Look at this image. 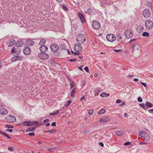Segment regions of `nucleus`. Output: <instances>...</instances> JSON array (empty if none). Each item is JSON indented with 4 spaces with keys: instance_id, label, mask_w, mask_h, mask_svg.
<instances>
[{
    "instance_id": "c85d7f7f",
    "label": "nucleus",
    "mask_w": 153,
    "mask_h": 153,
    "mask_svg": "<svg viewBox=\"0 0 153 153\" xmlns=\"http://www.w3.org/2000/svg\"><path fill=\"white\" fill-rule=\"evenodd\" d=\"M85 12L88 14H91L93 13V10L91 8H88L85 11Z\"/></svg>"
},
{
    "instance_id": "4c0bfd02",
    "label": "nucleus",
    "mask_w": 153,
    "mask_h": 153,
    "mask_svg": "<svg viewBox=\"0 0 153 153\" xmlns=\"http://www.w3.org/2000/svg\"><path fill=\"white\" fill-rule=\"evenodd\" d=\"M74 83L73 82H70V85L71 86V88H72L74 87Z\"/></svg>"
},
{
    "instance_id": "2f4dec72",
    "label": "nucleus",
    "mask_w": 153,
    "mask_h": 153,
    "mask_svg": "<svg viewBox=\"0 0 153 153\" xmlns=\"http://www.w3.org/2000/svg\"><path fill=\"white\" fill-rule=\"evenodd\" d=\"M110 94H109L106 93L105 92H103L101 93L100 96L102 97H107L108 96H109Z\"/></svg>"
},
{
    "instance_id": "2eb2a0df",
    "label": "nucleus",
    "mask_w": 153,
    "mask_h": 153,
    "mask_svg": "<svg viewBox=\"0 0 153 153\" xmlns=\"http://www.w3.org/2000/svg\"><path fill=\"white\" fill-rule=\"evenodd\" d=\"M16 41L13 39L9 40L6 43L7 45L9 47H11L15 43Z\"/></svg>"
},
{
    "instance_id": "9b49d317",
    "label": "nucleus",
    "mask_w": 153,
    "mask_h": 153,
    "mask_svg": "<svg viewBox=\"0 0 153 153\" xmlns=\"http://www.w3.org/2000/svg\"><path fill=\"white\" fill-rule=\"evenodd\" d=\"M151 14L149 10L148 9H145L143 13V15L144 17L147 18L150 16Z\"/></svg>"
},
{
    "instance_id": "473e14b6",
    "label": "nucleus",
    "mask_w": 153,
    "mask_h": 153,
    "mask_svg": "<svg viewBox=\"0 0 153 153\" xmlns=\"http://www.w3.org/2000/svg\"><path fill=\"white\" fill-rule=\"evenodd\" d=\"M56 131L55 129H53V130H50L48 131H47L45 132L46 133H56Z\"/></svg>"
},
{
    "instance_id": "f257e3e1",
    "label": "nucleus",
    "mask_w": 153,
    "mask_h": 153,
    "mask_svg": "<svg viewBox=\"0 0 153 153\" xmlns=\"http://www.w3.org/2000/svg\"><path fill=\"white\" fill-rule=\"evenodd\" d=\"M85 40V36L83 34H79L76 37V41L79 44H84Z\"/></svg>"
},
{
    "instance_id": "a211bd4d",
    "label": "nucleus",
    "mask_w": 153,
    "mask_h": 153,
    "mask_svg": "<svg viewBox=\"0 0 153 153\" xmlns=\"http://www.w3.org/2000/svg\"><path fill=\"white\" fill-rule=\"evenodd\" d=\"M39 50L41 52H45L48 50V47L45 45H42L39 48Z\"/></svg>"
},
{
    "instance_id": "f3484780",
    "label": "nucleus",
    "mask_w": 153,
    "mask_h": 153,
    "mask_svg": "<svg viewBox=\"0 0 153 153\" xmlns=\"http://www.w3.org/2000/svg\"><path fill=\"white\" fill-rule=\"evenodd\" d=\"M15 56L12 58L11 60L13 62L16 61L17 60H20L22 59V58L20 56L18 55H14Z\"/></svg>"
},
{
    "instance_id": "a19ab883",
    "label": "nucleus",
    "mask_w": 153,
    "mask_h": 153,
    "mask_svg": "<svg viewBox=\"0 0 153 153\" xmlns=\"http://www.w3.org/2000/svg\"><path fill=\"white\" fill-rule=\"evenodd\" d=\"M122 38V37L121 36L120 34H119V35H118L117 39L118 40L121 39Z\"/></svg>"
},
{
    "instance_id": "393cba45",
    "label": "nucleus",
    "mask_w": 153,
    "mask_h": 153,
    "mask_svg": "<svg viewBox=\"0 0 153 153\" xmlns=\"http://www.w3.org/2000/svg\"><path fill=\"white\" fill-rule=\"evenodd\" d=\"M36 128V126H34L33 127H29L27 129V131L30 132L31 131H34Z\"/></svg>"
},
{
    "instance_id": "412c9836",
    "label": "nucleus",
    "mask_w": 153,
    "mask_h": 153,
    "mask_svg": "<svg viewBox=\"0 0 153 153\" xmlns=\"http://www.w3.org/2000/svg\"><path fill=\"white\" fill-rule=\"evenodd\" d=\"M23 44L24 42L22 41H18L16 43V47L17 48L19 47L22 45Z\"/></svg>"
},
{
    "instance_id": "f704fd0d",
    "label": "nucleus",
    "mask_w": 153,
    "mask_h": 153,
    "mask_svg": "<svg viewBox=\"0 0 153 153\" xmlns=\"http://www.w3.org/2000/svg\"><path fill=\"white\" fill-rule=\"evenodd\" d=\"M105 112V110L103 108H102L100 109L98 112V114H101L104 113Z\"/></svg>"
},
{
    "instance_id": "79ce46f5",
    "label": "nucleus",
    "mask_w": 153,
    "mask_h": 153,
    "mask_svg": "<svg viewBox=\"0 0 153 153\" xmlns=\"http://www.w3.org/2000/svg\"><path fill=\"white\" fill-rule=\"evenodd\" d=\"M5 127H7L8 128H13V126L7 124L5 126Z\"/></svg>"
},
{
    "instance_id": "f8f14e48",
    "label": "nucleus",
    "mask_w": 153,
    "mask_h": 153,
    "mask_svg": "<svg viewBox=\"0 0 153 153\" xmlns=\"http://www.w3.org/2000/svg\"><path fill=\"white\" fill-rule=\"evenodd\" d=\"M50 48L52 51L55 52L58 50L59 47L56 44H53L51 45Z\"/></svg>"
},
{
    "instance_id": "49530a36",
    "label": "nucleus",
    "mask_w": 153,
    "mask_h": 153,
    "mask_svg": "<svg viewBox=\"0 0 153 153\" xmlns=\"http://www.w3.org/2000/svg\"><path fill=\"white\" fill-rule=\"evenodd\" d=\"M76 60V58H73L71 59H69V61L71 62H74Z\"/></svg>"
},
{
    "instance_id": "a18cd8bd",
    "label": "nucleus",
    "mask_w": 153,
    "mask_h": 153,
    "mask_svg": "<svg viewBox=\"0 0 153 153\" xmlns=\"http://www.w3.org/2000/svg\"><path fill=\"white\" fill-rule=\"evenodd\" d=\"M2 134L7 137L9 139H11L10 137L8 136V135H7V134L4 133H2Z\"/></svg>"
},
{
    "instance_id": "b1692460",
    "label": "nucleus",
    "mask_w": 153,
    "mask_h": 153,
    "mask_svg": "<svg viewBox=\"0 0 153 153\" xmlns=\"http://www.w3.org/2000/svg\"><path fill=\"white\" fill-rule=\"evenodd\" d=\"M140 48V46L137 45H134L132 47V50L131 52H134V51L138 50Z\"/></svg>"
},
{
    "instance_id": "5701e85b",
    "label": "nucleus",
    "mask_w": 153,
    "mask_h": 153,
    "mask_svg": "<svg viewBox=\"0 0 153 153\" xmlns=\"http://www.w3.org/2000/svg\"><path fill=\"white\" fill-rule=\"evenodd\" d=\"M26 43L28 46H32L34 44V42L33 41L29 40H27L26 42Z\"/></svg>"
},
{
    "instance_id": "dca6fc26",
    "label": "nucleus",
    "mask_w": 153,
    "mask_h": 153,
    "mask_svg": "<svg viewBox=\"0 0 153 153\" xmlns=\"http://www.w3.org/2000/svg\"><path fill=\"white\" fill-rule=\"evenodd\" d=\"M78 16L82 23H83L85 22V18L82 13L79 12L78 14Z\"/></svg>"
},
{
    "instance_id": "cd10ccee",
    "label": "nucleus",
    "mask_w": 153,
    "mask_h": 153,
    "mask_svg": "<svg viewBox=\"0 0 153 153\" xmlns=\"http://www.w3.org/2000/svg\"><path fill=\"white\" fill-rule=\"evenodd\" d=\"M46 41L44 39H42L39 43V45L41 46L44 45Z\"/></svg>"
},
{
    "instance_id": "1a4fd4ad",
    "label": "nucleus",
    "mask_w": 153,
    "mask_h": 153,
    "mask_svg": "<svg viewBox=\"0 0 153 153\" xmlns=\"http://www.w3.org/2000/svg\"><path fill=\"white\" fill-rule=\"evenodd\" d=\"M7 121L10 122H14L16 121V117L12 115H9L7 116L6 117Z\"/></svg>"
},
{
    "instance_id": "20e7f679",
    "label": "nucleus",
    "mask_w": 153,
    "mask_h": 153,
    "mask_svg": "<svg viewBox=\"0 0 153 153\" xmlns=\"http://www.w3.org/2000/svg\"><path fill=\"white\" fill-rule=\"evenodd\" d=\"M107 39L110 42H113L115 40L116 37L115 36L112 34H108L106 36Z\"/></svg>"
},
{
    "instance_id": "69168bd1",
    "label": "nucleus",
    "mask_w": 153,
    "mask_h": 153,
    "mask_svg": "<svg viewBox=\"0 0 153 153\" xmlns=\"http://www.w3.org/2000/svg\"><path fill=\"white\" fill-rule=\"evenodd\" d=\"M114 51L115 52H119L120 51H121V50H120V49H119V50H115L114 49Z\"/></svg>"
},
{
    "instance_id": "9d476101",
    "label": "nucleus",
    "mask_w": 153,
    "mask_h": 153,
    "mask_svg": "<svg viewBox=\"0 0 153 153\" xmlns=\"http://www.w3.org/2000/svg\"><path fill=\"white\" fill-rule=\"evenodd\" d=\"M45 53V52H41L39 53L38 55L42 59H47L49 57V56L48 54Z\"/></svg>"
},
{
    "instance_id": "bf43d9fd",
    "label": "nucleus",
    "mask_w": 153,
    "mask_h": 153,
    "mask_svg": "<svg viewBox=\"0 0 153 153\" xmlns=\"http://www.w3.org/2000/svg\"><path fill=\"white\" fill-rule=\"evenodd\" d=\"M54 149V148H48V150H49L51 152H53V149Z\"/></svg>"
},
{
    "instance_id": "c9c22d12",
    "label": "nucleus",
    "mask_w": 153,
    "mask_h": 153,
    "mask_svg": "<svg viewBox=\"0 0 153 153\" xmlns=\"http://www.w3.org/2000/svg\"><path fill=\"white\" fill-rule=\"evenodd\" d=\"M76 90V89L75 88H73L72 90L71 93V97L74 96Z\"/></svg>"
},
{
    "instance_id": "09e8293b",
    "label": "nucleus",
    "mask_w": 153,
    "mask_h": 153,
    "mask_svg": "<svg viewBox=\"0 0 153 153\" xmlns=\"http://www.w3.org/2000/svg\"><path fill=\"white\" fill-rule=\"evenodd\" d=\"M141 83L142 85L144 86L145 87H147V85L146 83L141 82Z\"/></svg>"
},
{
    "instance_id": "680f3d73",
    "label": "nucleus",
    "mask_w": 153,
    "mask_h": 153,
    "mask_svg": "<svg viewBox=\"0 0 153 153\" xmlns=\"http://www.w3.org/2000/svg\"><path fill=\"white\" fill-rule=\"evenodd\" d=\"M79 69L81 71H83V67L82 66H79Z\"/></svg>"
},
{
    "instance_id": "4d7b16f0",
    "label": "nucleus",
    "mask_w": 153,
    "mask_h": 153,
    "mask_svg": "<svg viewBox=\"0 0 153 153\" xmlns=\"http://www.w3.org/2000/svg\"><path fill=\"white\" fill-rule=\"evenodd\" d=\"M51 125L52 126H56V122H53V123H51Z\"/></svg>"
},
{
    "instance_id": "4be33fe9",
    "label": "nucleus",
    "mask_w": 153,
    "mask_h": 153,
    "mask_svg": "<svg viewBox=\"0 0 153 153\" xmlns=\"http://www.w3.org/2000/svg\"><path fill=\"white\" fill-rule=\"evenodd\" d=\"M39 122L36 121H28V126H31L33 125L38 124Z\"/></svg>"
},
{
    "instance_id": "0eeeda50",
    "label": "nucleus",
    "mask_w": 153,
    "mask_h": 153,
    "mask_svg": "<svg viewBox=\"0 0 153 153\" xmlns=\"http://www.w3.org/2000/svg\"><path fill=\"white\" fill-rule=\"evenodd\" d=\"M21 51V50L17 48L13 47L11 51L12 54H14V55H19Z\"/></svg>"
},
{
    "instance_id": "72a5a7b5",
    "label": "nucleus",
    "mask_w": 153,
    "mask_h": 153,
    "mask_svg": "<svg viewBox=\"0 0 153 153\" xmlns=\"http://www.w3.org/2000/svg\"><path fill=\"white\" fill-rule=\"evenodd\" d=\"M142 36L143 37H149V34L148 32H144L142 33Z\"/></svg>"
},
{
    "instance_id": "bb28decb",
    "label": "nucleus",
    "mask_w": 153,
    "mask_h": 153,
    "mask_svg": "<svg viewBox=\"0 0 153 153\" xmlns=\"http://www.w3.org/2000/svg\"><path fill=\"white\" fill-rule=\"evenodd\" d=\"M115 133L118 136H123L124 135V132L122 131H117Z\"/></svg>"
},
{
    "instance_id": "603ef678",
    "label": "nucleus",
    "mask_w": 153,
    "mask_h": 153,
    "mask_svg": "<svg viewBox=\"0 0 153 153\" xmlns=\"http://www.w3.org/2000/svg\"><path fill=\"white\" fill-rule=\"evenodd\" d=\"M28 135L30 136H34L35 135V133L33 132L30 133H28Z\"/></svg>"
},
{
    "instance_id": "338daca9",
    "label": "nucleus",
    "mask_w": 153,
    "mask_h": 153,
    "mask_svg": "<svg viewBox=\"0 0 153 153\" xmlns=\"http://www.w3.org/2000/svg\"><path fill=\"white\" fill-rule=\"evenodd\" d=\"M61 109H60L59 110H57L56 111H55L56 114V115L57 114H59V111H61Z\"/></svg>"
},
{
    "instance_id": "39448f33",
    "label": "nucleus",
    "mask_w": 153,
    "mask_h": 153,
    "mask_svg": "<svg viewBox=\"0 0 153 153\" xmlns=\"http://www.w3.org/2000/svg\"><path fill=\"white\" fill-rule=\"evenodd\" d=\"M92 28L96 30H98L100 28V23L97 21L93 22L92 24Z\"/></svg>"
},
{
    "instance_id": "6ab92c4d",
    "label": "nucleus",
    "mask_w": 153,
    "mask_h": 153,
    "mask_svg": "<svg viewBox=\"0 0 153 153\" xmlns=\"http://www.w3.org/2000/svg\"><path fill=\"white\" fill-rule=\"evenodd\" d=\"M7 111L5 108L3 107H0V114L5 115L7 114Z\"/></svg>"
},
{
    "instance_id": "13d9d810",
    "label": "nucleus",
    "mask_w": 153,
    "mask_h": 153,
    "mask_svg": "<svg viewBox=\"0 0 153 153\" xmlns=\"http://www.w3.org/2000/svg\"><path fill=\"white\" fill-rule=\"evenodd\" d=\"M99 144L102 147H103L104 146V144L102 142H100L99 143Z\"/></svg>"
},
{
    "instance_id": "423d86ee",
    "label": "nucleus",
    "mask_w": 153,
    "mask_h": 153,
    "mask_svg": "<svg viewBox=\"0 0 153 153\" xmlns=\"http://www.w3.org/2000/svg\"><path fill=\"white\" fill-rule=\"evenodd\" d=\"M125 34L126 37L128 38L132 37L134 34L132 31L130 29H127L125 32Z\"/></svg>"
},
{
    "instance_id": "37998d69",
    "label": "nucleus",
    "mask_w": 153,
    "mask_h": 153,
    "mask_svg": "<svg viewBox=\"0 0 153 153\" xmlns=\"http://www.w3.org/2000/svg\"><path fill=\"white\" fill-rule=\"evenodd\" d=\"M8 150L10 151H13L14 149L13 147H12L9 146L8 148Z\"/></svg>"
},
{
    "instance_id": "58836bf2",
    "label": "nucleus",
    "mask_w": 153,
    "mask_h": 153,
    "mask_svg": "<svg viewBox=\"0 0 153 153\" xmlns=\"http://www.w3.org/2000/svg\"><path fill=\"white\" fill-rule=\"evenodd\" d=\"M62 8L65 11H67L68 10V8L64 5H62Z\"/></svg>"
},
{
    "instance_id": "ea45409f",
    "label": "nucleus",
    "mask_w": 153,
    "mask_h": 153,
    "mask_svg": "<svg viewBox=\"0 0 153 153\" xmlns=\"http://www.w3.org/2000/svg\"><path fill=\"white\" fill-rule=\"evenodd\" d=\"M143 27H138L137 28V31H139V30H142L143 31Z\"/></svg>"
},
{
    "instance_id": "f03ea898",
    "label": "nucleus",
    "mask_w": 153,
    "mask_h": 153,
    "mask_svg": "<svg viewBox=\"0 0 153 153\" xmlns=\"http://www.w3.org/2000/svg\"><path fill=\"white\" fill-rule=\"evenodd\" d=\"M139 135L143 139L146 140H149L150 137L148 134L143 130L140 131L139 132Z\"/></svg>"
},
{
    "instance_id": "5fc2aeb1",
    "label": "nucleus",
    "mask_w": 153,
    "mask_h": 153,
    "mask_svg": "<svg viewBox=\"0 0 153 153\" xmlns=\"http://www.w3.org/2000/svg\"><path fill=\"white\" fill-rule=\"evenodd\" d=\"M6 131L9 132H12L13 131V130L12 129H8L6 130Z\"/></svg>"
},
{
    "instance_id": "ddd939ff",
    "label": "nucleus",
    "mask_w": 153,
    "mask_h": 153,
    "mask_svg": "<svg viewBox=\"0 0 153 153\" xmlns=\"http://www.w3.org/2000/svg\"><path fill=\"white\" fill-rule=\"evenodd\" d=\"M23 52L25 55H29L31 52V49L28 47H26L23 50Z\"/></svg>"
},
{
    "instance_id": "3c124183",
    "label": "nucleus",
    "mask_w": 153,
    "mask_h": 153,
    "mask_svg": "<svg viewBox=\"0 0 153 153\" xmlns=\"http://www.w3.org/2000/svg\"><path fill=\"white\" fill-rule=\"evenodd\" d=\"M84 69L86 72H89V69L87 67H85L84 68Z\"/></svg>"
},
{
    "instance_id": "c756f323",
    "label": "nucleus",
    "mask_w": 153,
    "mask_h": 153,
    "mask_svg": "<svg viewBox=\"0 0 153 153\" xmlns=\"http://www.w3.org/2000/svg\"><path fill=\"white\" fill-rule=\"evenodd\" d=\"M139 105L142 107L144 109L147 110L148 109V108L147 107H146V105H145V104L142 103H140L139 104Z\"/></svg>"
},
{
    "instance_id": "e433bc0d",
    "label": "nucleus",
    "mask_w": 153,
    "mask_h": 153,
    "mask_svg": "<svg viewBox=\"0 0 153 153\" xmlns=\"http://www.w3.org/2000/svg\"><path fill=\"white\" fill-rule=\"evenodd\" d=\"M72 101L71 100H68L66 104H65V105L66 106H68L71 103Z\"/></svg>"
},
{
    "instance_id": "7ed1b4c3",
    "label": "nucleus",
    "mask_w": 153,
    "mask_h": 153,
    "mask_svg": "<svg viewBox=\"0 0 153 153\" xmlns=\"http://www.w3.org/2000/svg\"><path fill=\"white\" fill-rule=\"evenodd\" d=\"M80 44L78 43V44L75 45L74 47V49L75 51V55H79L80 53V51L82 50V46Z\"/></svg>"
},
{
    "instance_id": "a878e982",
    "label": "nucleus",
    "mask_w": 153,
    "mask_h": 153,
    "mask_svg": "<svg viewBox=\"0 0 153 153\" xmlns=\"http://www.w3.org/2000/svg\"><path fill=\"white\" fill-rule=\"evenodd\" d=\"M145 105H146V107H148L149 108H151L153 107V104L149 102H146Z\"/></svg>"
},
{
    "instance_id": "e2e57ef3",
    "label": "nucleus",
    "mask_w": 153,
    "mask_h": 153,
    "mask_svg": "<svg viewBox=\"0 0 153 153\" xmlns=\"http://www.w3.org/2000/svg\"><path fill=\"white\" fill-rule=\"evenodd\" d=\"M121 102V100L120 99H117L116 100V102L117 103H119Z\"/></svg>"
},
{
    "instance_id": "6e6552de",
    "label": "nucleus",
    "mask_w": 153,
    "mask_h": 153,
    "mask_svg": "<svg viewBox=\"0 0 153 153\" xmlns=\"http://www.w3.org/2000/svg\"><path fill=\"white\" fill-rule=\"evenodd\" d=\"M145 25L147 29H150L153 27V22L150 20H148L146 22Z\"/></svg>"
},
{
    "instance_id": "aec40b11",
    "label": "nucleus",
    "mask_w": 153,
    "mask_h": 153,
    "mask_svg": "<svg viewBox=\"0 0 153 153\" xmlns=\"http://www.w3.org/2000/svg\"><path fill=\"white\" fill-rule=\"evenodd\" d=\"M94 91L95 93L94 96H98L99 93L101 92L100 89L99 88H96L94 90Z\"/></svg>"
},
{
    "instance_id": "de8ad7c7",
    "label": "nucleus",
    "mask_w": 153,
    "mask_h": 153,
    "mask_svg": "<svg viewBox=\"0 0 153 153\" xmlns=\"http://www.w3.org/2000/svg\"><path fill=\"white\" fill-rule=\"evenodd\" d=\"M93 111L92 110H90L88 111V113L90 115L92 114L93 113Z\"/></svg>"
},
{
    "instance_id": "4468645a",
    "label": "nucleus",
    "mask_w": 153,
    "mask_h": 153,
    "mask_svg": "<svg viewBox=\"0 0 153 153\" xmlns=\"http://www.w3.org/2000/svg\"><path fill=\"white\" fill-rule=\"evenodd\" d=\"M110 120V118L108 116L103 117H102L100 120V123H102L108 122Z\"/></svg>"
},
{
    "instance_id": "7c9ffc66",
    "label": "nucleus",
    "mask_w": 153,
    "mask_h": 153,
    "mask_svg": "<svg viewBox=\"0 0 153 153\" xmlns=\"http://www.w3.org/2000/svg\"><path fill=\"white\" fill-rule=\"evenodd\" d=\"M49 121V120L48 119H46L44 120L43 122L46 125V126L50 125V124L49 123H48Z\"/></svg>"
},
{
    "instance_id": "8fccbe9b",
    "label": "nucleus",
    "mask_w": 153,
    "mask_h": 153,
    "mask_svg": "<svg viewBox=\"0 0 153 153\" xmlns=\"http://www.w3.org/2000/svg\"><path fill=\"white\" fill-rule=\"evenodd\" d=\"M22 124L25 126H28V121H25L22 123Z\"/></svg>"
},
{
    "instance_id": "6e6d98bb",
    "label": "nucleus",
    "mask_w": 153,
    "mask_h": 153,
    "mask_svg": "<svg viewBox=\"0 0 153 153\" xmlns=\"http://www.w3.org/2000/svg\"><path fill=\"white\" fill-rule=\"evenodd\" d=\"M50 115H56V114L55 111L53 112L52 113L50 114Z\"/></svg>"
},
{
    "instance_id": "052dcab7",
    "label": "nucleus",
    "mask_w": 153,
    "mask_h": 153,
    "mask_svg": "<svg viewBox=\"0 0 153 153\" xmlns=\"http://www.w3.org/2000/svg\"><path fill=\"white\" fill-rule=\"evenodd\" d=\"M149 112L150 113H153V108L150 109L149 110H148Z\"/></svg>"
},
{
    "instance_id": "0e129e2a",
    "label": "nucleus",
    "mask_w": 153,
    "mask_h": 153,
    "mask_svg": "<svg viewBox=\"0 0 153 153\" xmlns=\"http://www.w3.org/2000/svg\"><path fill=\"white\" fill-rule=\"evenodd\" d=\"M85 99V96H83L80 98L81 100H84Z\"/></svg>"
},
{
    "instance_id": "864d4df0",
    "label": "nucleus",
    "mask_w": 153,
    "mask_h": 153,
    "mask_svg": "<svg viewBox=\"0 0 153 153\" xmlns=\"http://www.w3.org/2000/svg\"><path fill=\"white\" fill-rule=\"evenodd\" d=\"M131 144V143L130 142H127L125 143L124 144V145H128Z\"/></svg>"
},
{
    "instance_id": "774afa93",
    "label": "nucleus",
    "mask_w": 153,
    "mask_h": 153,
    "mask_svg": "<svg viewBox=\"0 0 153 153\" xmlns=\"http://www.w3.org/2000/svg\"><path fill=\"white\" fill-rule=\"evenodd\" d=\"M127 115H128L127 113H125L124 114V117H127Z\"/></svg>"
},
{
    "instance_id": "c03bdc74",
    "label": "nucleus",
    "mask_w": 153,
    "mask_h": 153,
    "mask_svg": "<svg viewBox=\"0 0 153 153\" xmlns=\"http://www.w3.org/2000/svg\"><path fill=\"white\" fill-rule=\"evenodd\" d=\"M137 101L140 102H141L143 100L141 97H139L137 98Z\"/></svg>"
}]
</instances>
